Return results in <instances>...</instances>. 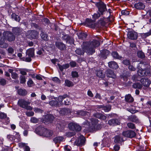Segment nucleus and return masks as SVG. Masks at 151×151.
I'll return each instance as SVG.
<instances>
[{
    "mask_svg": "<svg viewBox=\"0 0 151 151\" xmlns=\"http://www.w3.org/2000/svg\"><path fill=\"white\" fill-rule=\"evenodd\" d=\"M68 97L66 98H67V99L66 100H64L63 103V104H64L65 105H69L70 104V101L71 99L69 97H68Z\"/></svg>",
    "mask_w": 151,
    "mask_h": 151,
    "instance_id": "c03bdc74",
    "label": "nucleus"
},
{
    "mask_svg": "<svg viewBox=\"0 0 151 151\" xmlns=\"http://www.w3.org/2000/svg\"><path fill=\"white\" fill-rule=\"evenodd\" d=\"M93 115L95 117L101 119L105 120L106 119V116L100 113H97L94 114Z\"/></svg>",
    "mask_w": 151,
    "mask_h": 151,
    "instance_id": "b1692460",
    "label": "nucleus"
},
{
    "mask_svg": "<svg viewBox=\"0 0 151 151\" xmlns=\"http://www.w3.org/2000/svg\"><path fill=\"white\" fill-rule=\"evenodd\" d=\"M31 39H36L38 37L39 33L37 31L34 30H31L28 31Z\"/></svg>",
    "mask_w": 151,
    "mask_h": 151,
    "instance_id": "f8f14e48",
    "label": "nucleus"
},
{
    "mask_svg": "<svg viewBox=\"0 0 151 151\" xmlns=\"http://www.w3.org/2000/svg\"><path fill=\"white\" fill-rule=\"evenodd\" d=\"M56 47L61 50H63L65 47V45L61 42H55Z\"/></svg>",
    "mask_w": 151,
    "mask_h": 151,
    "instance_id": "aec40b11",
    "label": "nucleus"
},
{
    "mask_svg": "<svg viewBox=\"0 0 151 151\" xmlns=\"http://www.w3.org/2000/svg\"><path fill=\"white\" fill-rule=\"evenodd\" d=\"M128 68L130 70L132 71H135L136 70V68H134L132 65H129Z\"/></svg>",
    "mask_w": 151,
    "mask_h": 151,
    "instance_id": "774afa93",
    "label": "nucleus"
},
{
    "mask_svg": "<svg viewBox=\"0 0 151 151\" xmlns=\"http://www.w3.org/2000/svg\"><path fill=\"white\" fill-rule=\"evenodd\" d=\"M70 64L71 67H74L76 66V62L72 61L70 62Z\"/></svg>",
    "mask_w": 151,
    "mask_h": 151,
    "instance_id": "052dcab7",
    "label": "nucleus"
},
{
    "mask_svg": "<svg viewBox=\"0 0 151 151\" xmlns=\"http://www.w3.org/2000/svg\"><path fill=\"white\" fill-rule=\"evenodd\" d=\"M86 21L88 25L90 27L95 28L96 27V23L93 22L92 20L89 19H87Z\"/></svg>",
    "mask_w": 151,
    "mask_h": 151,
    "instance_id": "ddd939ff",
    "label": "nucleus"
},
{
    "mask_svg": "<svg viewBox=\"0 0 151 151\" xmlns=\"http://www.w3.org/2000/svg\"><path fill=\"white\" fill-rule=\"evenodd\" d=\"M54 119V117L51 114H48L45 116V119L46 121H51Z\"/></svg>",
    "mask_w": 151,
    "mask_h": 151,
    "instance_id": "c9c22d12",
    "label": "nucleus"
},
{
    "mask_svg": "<svg viewBox=\"0 0 151 151\" xmlns=\"http://www.w3.org/2000/svg\"><path fill=\"white\" fill-rule=\"evenodd\" d=\"M71 112V110L68 108H62L61 109L60 113L62 115H65L70 114Z\"/></svg>",
    "mask_w": 151,
    "mask_h": 151,
    "instance_id": "2eb2a0df",
    "label": "nucleus"
},
{
    "mask_svg": "<svg viewBox=\"0 0 151 151\" xmlns=\"http://www.w3.org/2000/svg\"><path fill=\"white\" fill-rule=\"evenodd\" d=\"M123 141L124 140L121 135H117L115 137L114 142L116 143H119Z\"/></svg>",
    "mask_w": 151,
    "mask_h": 151,
    "instance_id": "5701e85b",
    "label": "nucleus"
},
{
    "mask_svg": "<svg viewBox=\"0 0 151 151\" xmlns=\"http://www.w3.org/2000/svg\"><path fill=\"white\" fill-rule=\"evenodd\" d=\"M64 148L65 150L66 151H70L71 149V147L68 145L65 146Z\"/></svg>",
    "mask_w": 151,
    "mask_h": 151,
    "instance_id": "0e129e2a",
    "label": "nucleus"
},
{
    "mask_svg": "<svg viewBox=\"0 0 151 151\" xmlns=\"http://www.w3.org/2000/svg\"><path fill=\"white\" fill-rule=\"evenodd\" d=\"M30 104V102L27 101L24 99H20L18 102V104L20 107L29 110H31L32 109V107L28 105Z\"/></svg>",
    "mask_w": 151,
    "mask_h": 151,
    "instance_id": "20e7f679",
    "label": "nucleus"
},
{
    "mask_svg": "<svg viewBox=\"0 0 151 151\" xmlns=\"http://www.w3.org/2000/svg\"><path fill=\"white\" fill-rule=\"evenodd\" d=\"M34 49L31 48L27 50L26 52V55L28 56V57L23 58V60L26 62H30L32 60L31 58L33 57L34 56Z\"/></svg>",
    "mask_w": 151,
    "mask_h": 151,
    "instance_id": "39448f33",
    "label": "nucleus"
},
{
    "mask_svg": "<svg viewBox=\"0 0 151 151\" xmlns=\"http://www.w3.org/2000/svg\"><path fill=\"white\" fill-rule=\"evenodd\" d=\"M5 40L9 42H12L14 40L15 37L14 34L11 32H5L2 35Z\"/></svg>",
    "mask_w": 151,
    "mask_h": 151,
    "instance_id": "423d86ee",
    "label": "nucleus"
},
{
    "mask_svg": "<svg viewBox=\"0 0 151 151\" xmlns=\"http://www.w3.org/2000/svg\"><path fill=\"white\" fill-rule=\"evenodd\" d=\"M6 115L3 113H0V118L4 119L6 118Z\"/></svg>",
    "mask_w": 151,
    "mask_h": 151,
    "instance_id": "680f3d73",
    "label": "nucleus"
},
{
    "mask_svg": "<svg viewBox=\"0 0 151 151\" xmlns=\"http://www.w3.org/2000/svg\"><path fill=\"white\" fill-rule=\"evenodd\" d=\"M85 140V138L83 136L81 135L76 140L75 143L78 146L82 145L84 144Z\"/></svg>",
    "mask_w": 151,
    "mask_h": 151,
    "instance_id": "6e6552de",
    "label": "nucleus"
},
{
    "mask_svg": "<svg viewBox=\"0 0 151 151\" xmlns=\"http://www.w3.org/2000/svg\"><path fill=\"white\" fill-rule=\"evenodd\" d=\"M128 120L129 121L132 122H139V120L136 116L132 115L129 116Z\"/></svg>",
    "mask_w": 151,
    "mask_h": 151,
    "instance_id": "6ab92c4d",
    "label": "nucleus"
},
{
    "mask_svg": "<svg viewBox=\"0 0 151 151\" xmlns=\"http://www.w3.org/2000/svg\"><path fill=\"white\" fill-rule=\"evenodd\" d=\"M98 40H93L91 42H83V48L86 50V52L89 55H92L95 52V48L99 45Z\"/></svg>",
    "mask_w": 151,
    "mask_h": 151,
    "instance_id": "f03ea898",
    "label": "nucleus"
},
{
    "mask_svg": "<svg viewBox=\"0 0 151 151\" xmlns=\"http://www.w3.org/2000/svg\"><path fill=\"white\" fill-rule=\"evenodd\" d=\"M40 36L41 38L45 40H48V37L47 35L45 33L43 32H42L40 34Z\"/></svg>",
    "mask_w": 151,
    "mask_h": 151,
    "instance_id": "58836bf2",
    "label": "nucleus"
},
{
    "mask_svg": "<svg viewBox=\"0 0 151 151\" xmlns=\"http://www.w3.org/2000/svg\"><path fill=\"white\" fill-rule=\"evenodd\" d=\"M58 67L61 70V71H63L64 69H66L68 68L69 67V65L68 63H67L61 65L60 64H58Z\"/></svg>",
    "mask_w": 151,
    "mask_h": 151,
    "instance_id": "7c9ffc66",
    "label": "nucleus"
},
{
    "mask_svg": "<svg viewBox=\"0 0 151 151\" xmlns=\"http://www.w3.org/2000/svg\"><path fill=\"white\" fill-rule=\"evenodd\" d=\"M129 130L126 131L122 133V135L125 137H129Z\"/></svg>",
    "mask_w": 151,
    "mask_h": 151,
    "instance_id": "6e6d98bb",
    "label": "nucleus"
},
{
    "mask_svg": "<svg viewBox=\"0 0 151 151\" xmlns=\"http://www.w3.org/2000/svg\"><path fill=\"white\" fill-rule=\"evenodd\" d=\"M138 69L137 73L139 76H149L150 75L151 66L145 62H141L137 66Z\"/></svg>",
    "mask_w": 151,
    "mask_h": 151,
    "instance_id": "f257e3e1",
    "label": "nucleus"
},
{
    "mask_svg": "<svg viewBox=\"0 0 151 151\" xmlns=\"http://www.w3.org/2000/svg\"><path fill=\"white\" fill-rule=\"evenodd\" d=\"M91 120L92 125V126H91V129H95L97 127V124L98 122V120L96 119L92 118L91 119Z\"/></svg>",
    "mask_w": 151,
    "mask_h": 151,
    "instance_id": "412c9836",
    "label": "nucleus"
},
{
    "mask_svg": "<svg viewBox=\"0 0 151 151\" xmlns=\"http://www.w3.org/2000/svg\"><path fill=\"white\" fill-rule=\"evenodd\" d=\"M130 73L128 72H127L125 74H123L121 76V81L123 80L124 81L126 82L127 80V77L129 76Z\"/></svg>",
    "mask_w": 151,
    "mask_h": 151,
    "instance_id": "a878e982",
    "label": "nucleus"
},
{
    "mask_svg": "<svg viewBox=\"0 0 151 151\" xmlns=\"http://www.w3.org/2000/svg\"><path fill=\"white\" fill-rule=\"evenodd\" d=\"M97 6L98 8V11L102 15L103 14L104 12L107 11L106 4L102 1L98 3L97 4Z\"/></svg>",
    "mask_w": 151,
    "mask_h": 151,
    "instance_id": "0eeeda50",
    "label": "nucleus"
},
{
    "mask_svg": "<svg viewBox=\"0 0 151 151\" xmlns=\"http://www.w3.org/2000/svg\"><path fill=\"white\" fill-rule=\"evenodd\" d=\"M53 133V132L52 131L47 130L46 129L43 136L46 137H50L52 135Z\"/></svg>",
    "mask_w": 151,
    "mask_h": 151,
    "instance_id": "393cba45",
    "label": "nucleus"
},
{
    "mask_svg": "<svg viewBox=\"0 0 151 151\" xmlns=\"http://www.w3.org/2000/svg\"><path fill=\"white\" fill-rule=\"evenodd\" d=\"M99 24H101V25L103 26L105 24V22L103 18H101L99 21Z\"/></svg>",
    "mask_w": 151,
    "mask_h": 151,
    "instance_id": "603ef678",
    "label": "nucleus"
},
{
    "mask_svg": "<svg viewBox=\"0 0 151 151\" xmlns=\"http://www.w3.org/2000/svg\"><path fill=\"white\" fill-rule=\"evenodd\" d=\"M125 101L128 102H131L133 101L134 99L131 95L129 94L125 96Z\"/></svg>",
    "mask_w": 151,
    "mask_h": 151,
    "instance_id": "72a5a7b5",
    "label": "nucleus"
},
{
    "mask_svg": "<svg viewBox=\"0 0 151 151\" xmlns=\"http://www.w3.org/2000/svg\"><path fill=\"white\" fill-rule=\"evenodd\" d=\"M12 18L16 21L19 22L20 20V18L19 16L16 15L15 13H13L11 15Z\"/></svg>",
    "mask_w": 151,
    "mask_h": 151,
    "instance_id": "e433bc0d",
    "label": "nucleus"
},
{
    "mask_svg": "<svg viewBox=\"0 0 151 151\" xmlns=\"http://www.w3.org/2000/svg\"><path fill=\"white\" fill-rule=\"evenodd\" d=\"M103 109L105 112H108L109 111L111 108V106L109 105L108 106H104L103 107Z\"/></svg>",
    "mask_w": 151,
    "mask_h": 151,
    "instance_id": "de8ad7c7",
    "label": "nucleus"
},
{
    "mask_svg": "<svg viewBox=\"0 0 151 151\" xmlns=\"http://www.w3.org/2000/svg\"><path fill=\"white\" fill-rule=\"evenodd\" d=\"M119 121L117 119L110 120L108 122V124L111 125H116L119 124Z\"/></svg>",
    "mask_w": 151,
    "mask_h": 151,
    "instance_id": "dca6fc26",
    "label": "nucleus"
},
{
    "mask_svg": "<svg viewBox=\"0 0 151 151\" xmlns=\"http://www.w3.org/2000/svg\"><path fill=\"white\" fill-rule=\"evenodd\" d=\"M127 36L129 39L132 40H136L138 37L137 33L134 31H130L128 32Z\"/></svg>",
    "mask_w": 151,
    "mask_h": 151,
    "instance_id": "1a4fd4ad",
    "label": "nucleus"
},
{
    "mask_svg": "<svg viewBox=\"0 0 151 151\" xmlns=\"http://www.w3.org/2000/svg\"><path fill=\"white\" fill-rule=\"evenodd\" d=\"M12 77L14 79H17L18 78V75L15 73H12Z\"/></svg>",
    "mask_w": 151,
    "mask_h": 151,
    "instance_id": "864d4df0",
    "label": "nucleus"
},
{
    "mask_svg": "<svg viewBox=\"0 0 151 151\" xmlns=\"http://www.w3.org/2000/svg\"><path fill=\"white\" fill-rule=\"evenodd\" d=\"M76 124L73 123H70L69 124L68 127L69 129L72 130H75Z\"/></svg>",
    "mask_w": 151,
    "mask_h": 151,
    "instance_id": "a19ab883",
    "label": "nucleus"
},
{
    "mask_svg": "<svg viewBox=\"0 0 151 151\" xmlns=\"http://www.w3.org/2000/svg\"><path fill=\"white\" fill-rule=\"evenodd\" d=\"M64 139L63 137L62 136L57 137L55 138L53 140L55 143H60Z\"/></svg>",
    "mask_w": 151,
    "mask_h": 151,
    "instance_id": "c85d7f7f",
    "label": "nucleus"
},
{
    "mask_svg": "<svg viewBox=\"0 0 151 151\" xmlns=\"http://www.w3.org/2000/svg\"><path fill=\"white\" fill-rule=\"evenodd\" d=\"M18 94L21 96H25L27 93V91L24 89H19L17 90Z\"/></svg>",
    "mask_w": 151,
    "mask_h": 151,
    "instance_id": "bb28decb",
    "label": "nucleus"
},
{
    "mask_svg": "<svg viewBox=\"0 0 151 151\" xmlns=\"http://www.w3.org/2000/svg\"><path fill=\"white\" fill-rule=\"evenodd\" d=\"M129 137L132 138L134 137L136 135L135 132L132 130H129Z\"/></svg>",
    "mask_w": 151,
    "mask_h": 151,
    "instance_id": "37998d69",
    "label": "nucleus"
},
{
    "mask_svg": "<svg viewBox=\"0 0 151 151\" xmlns=\"http://www.w3.org/2000/svg\"><path fill=\"white\" fill-rule=\"evenodd\" d=\"M106 76L108 77L114 78H116V75L113 71L111 70H108L107 71Z\"/></svg>",
    "mask_w": 151,
    "mask_h": 151,
    "instance_id": "f3484780",
    "label": "nucleus"
},
{
    "mask_svg": "<svg viewBox=\"0 0 151 151\" xmlns=\"http://www.w3.org/2000/svg\"><path fill=\"white\" fill-rule=\"evenodd\" d=\"M101 53L102 57L104 59H105L106 58L107 56L109 55V52L108 50H104L102 51Z\"/></svg>",
    "mask_w": 151,
    "mask_h": 151,
    "instance_id": "473e14b6",
    "label": "nucleus"
},
{
    "mask_svg": "<svg viewBox=\"0 0 151 151\" xmlns=\"http://www.w3.org/2000/svg\"><path fill=\"white\" fill-rule=\"evenodd\" d=\"M124 64L126 65H129L130 64V61L128 60H125L123 61Z\"/></svg>",
    "mask_w": 151,
    "mask_h": 151,
    "instance_id": "e2e57ef3",
    "label": "nucleus"
},
{
    "mask_svg": "<svg viewBox=\"0 0 151 151\" xmlns=\"http://www.w3.org/2000/svg\"><path fill=\"white\" fill-rule=\"evenodd\" d=\"M121 13L122 15H127L129 14V12L126 10H123L121 11Z\"/></svg>",
    "mask_w": 151,
    "mask_h": 151,
    "instance_id": "4d7b16f0",
    "label": "nucleus"
},
{
    "mask_svg": "<svg viewBox=\"0 0 151 151\" xmlns=\"http://www.w3.org/2000/svg\"><path fill=\"white\" fill-rule=\"evenodd\" d=\"M52 80L58 84H59L60 82V81L59 79L57 77H55L52 78Z\"/></svg>",
    "mask_w": 151,
    "mask_h": 151,
    "instance_id": "8fccbe9b",
    "label": "nucleus"
},
{
    "mask_svg": "<svg viewBox=\"0 0 151 151\" xmlns=\"http://www.w3.org/2000/svg\"><path fill=\"white\" fill-rule=\"evenodd\" d=\"M109 67L111 68L116 69L118 68L117 63L114 61L110 62L108 63Z\"/></svg>",
    "mask_w": 151,
    "mask_h": 151,
    "instance_id": "a211bd4d",
    "label": "nucleus"
},
{
    "mask_svg": "<svg viewBox=\"0 0 151 151\" xmlns=\"http://www.w3.org/2000/svg\"><path fill=\"white\" fill-rule=\"evenodd\" d=\"M137 55L139 58L142 59L144 58L145 57V54L142 51H138L137 52Z\"/></svg>",
    "mask_w": 151,
    "mask_h": 151,
    "instance_id": "ea45409f",
    "label": "nucleus"
},
{
    "mask_svg": "<svg viewBox=\"0 0 151 151\" xmlns=\"http://www.w3.org/2000/svg\"><path fill=\"white\" fill-rule=\"evenodd\" d=\"M26 115L28 116H31L34 115V113L33 111H27L26 112Z\"/></svg>",
    "mask_w": 151,
    "mask_h": 151,
    "instance_id": "5fc2aeb1",
    "label": "nucleus"
},
{
    "mask_svg": "<svg viewBox=\"0 0 151 151\" xmlns=\"http://www.w3.org/2000/svg\"><path fill=\"white\" fill-rule=\"evenodd\" d=\"M5 40L0 32V47H1L5 48L7 47L8 45L5 42Z\"/></svg>",
    "mask_w": 151,
    "mask_h": 151,
    "instance_id": "9b49d317",
    "label": "nucleus"
},
{
    "mask_svg": "<svg viewBox=\"0 0 151 151\" xmlns=\"http://www.w3.org/2000/svg\"><path fill=\"white\" fill-rule=\"evenodd\" d=\"M34 110L35 112H39L42 113L43 112V111L41 110L40 109L35 108L34 109Z\"/></svg>",
    "mask_w": 151,
    "mask_h": 151,
    "instance_id": "13d9d810",
    "label": "nucleus"
},
{
    "mask_svg": "<svg viewBox=\"0 0 151 151\" xmlns=\"http://www.w3.org/2000/svg\"><path fill=\"white\" fill-rule=\"evenodd\" d=\"M141 84H139V85H150L151 82L148 79L142 78L140 80ZM133 85H137L135 83H133Z\"/></svg>",
    "mask_w": 151,
    "mask_h": 151,
    "instance_id": "4468645a",
    "label": "nucleus"
},
{
    "mask_svg": "<svg viewBox=\"0 0 151 151\" xmlns=\"http://www.w3.org/2000/svg\"><path fill=\"white\" fill-rule=\"evenodd\" d=\"M8 52L10 54H13L14 52V49L11 47H9L8 49Z\"/></svg>",
    "mask_w": 151,
    "mask_h": 151,
    "instance_id": "338daca9",
    "label": "nucleus"
},
{
    "mask_svg": "<svg viewBox=\"0 0 151 151\" xmlns=\"http://www.w3.org/2000/svg\"><path fill=\"white\" fill-rule=\"evenodd\" d=\"M67 94H64L62 96H59L58 98V101L55 100H52L49 101V104L52 107H58L60 106L63 100L68 97Z\"/></svg>",
    "mask_w": 151,
    "mask_h": 151,
    "instance_id": "7ed1b4c3",
    "label": "nucleus"
},
{
    "mask_svg": "<svg viewBox=\"0 0 151 151\" xmlns=\"http://www.w3.org/2000/svg\"><path fill=\"white\" fill-rule=\"evenodd\" d=\"M62 39L63 40L65 41L66 42L68 43L69 42L70 38L68 35H63L62 37Z\"/></svg>",
    "mask_w": 151,
    "mask_h": 151,
    "instance_id": "4c0bfd02",
    "label": "nucleus"
},
{
    "mask_svg": "<svg viewBox=\"0 0 151 151\" xmlns=\"http://www.w3.org/2000/svg\"><path fill=\"white\" fill-rule=\"evenodd\" d=\"M30 121L32 123H36L38 122V119L36 118L33 117L31 118Z\"/></svg>",
    "mask_w": 151,
    "mask_h": 151,
    "instance_id": "09e8293b",
    "label": "nucleus"
},
{
    "mask_svg": "<svg viewBox=\"0 0 151 151\" xmlns=\"http://www.w3.org/2000/svg\"><path fill=\"white\" fill-rule=\"evenodd\" d=\"M135 8L138 9H143L145 7V6L142 3L139 2L135 5Z\"/></svg>",
    "mask_w": 151,
    "mask_h": 151,
    "instance_id": "cd10ccee",
    "label": "nucleus"
},
{
    "mask_svg": "<svg viewBox=\"0 0 151 151\" xmlns=\"http://www.w3.org/2000/svg\"><path fill=\"white\" fill-rule=\"evenodd\" d=\"M83 44L82 45V50L80 48L77 49L75 50V52L76 54L79 55H83L85 52H86V50H84L83 48Z\"/></svg>",
    "mask_w": 151,
    "mask_h": 151,
    "instance_id": "c756f323",
    "label": "nucleus"
},
{
    "mask_svg": "<svg viewBox=\"0 0 151 151\" xmlns=\"http://www.w3.org/2000/svg\"><path fill=\"white\" fill-rule=\"evenodd\" d=\"M75 130L77 131H80L81 130V127L79 125L76 124V125L75 126Z\"/></svg>",
    "mask_w": 151,
    "mask_h": 151,
    "instance_id": "69168bd1",
    "label": "nucleus"
},
{
    "mask_svg": "<svg viewBox=\"0 0 151 151\" xmlns=\"http://www.w3.org/2000/svg\"><path fill=\"white\" fill-rule=\"evenodd\" d=\"M6 81L4 78L0 79V84L2 85H4L6 84Z\"/></svg>",
    "mask_w": 151,
    "mask_h": 151,
    "instance_id": "bf43d9fd",
    "label": "nucleus"
},
{
    "mask_svg": "<svg viewBox=\"0 0 151 151\" xmlns=\"http://www.w3.org/2000/svg\"><path fill=\"white\" fill-rule=\"evenodd\" d=\"M77 35L78 38L82 40H83L86 38L87 36L86 34L84 33L79 32L78 33Z\"/></svg>",
    "mask_w": 151,
    "mask_h": 151,
    "instance_id": "f704fd0d",
    "label": "nucleus"
},
{
    "mask_svg": "<svg viewBox=\"0 0 151 151\" xmlns=\"http://www.w3.org/2000/svg\"><path fill=\"white\" fill-rule=\"evenodd\" d=\"M46 129L41 126H39L36 129L35 132L38 134L43 136Z\"/></svg>",
    "mask_w": 151,
    "mask_h": 151,
    "instance_id": "9d476101",
    "label": "nucleus"
},
{
    "mask_svg": "<svg viewBox=\"0 0 151 151\" xmlns=\"http://www.w3.org/2000/svg\"><path fill=\"white\" fill-rule=\"evenodd\" d=\"M20 78V83L22 84L24 83L26 81L25 77L24 76H21Z\"/></svg>",
    "mask_w": 151,
    "mask_h": 151,
    "instance_id": "49530a36",
    "label": "nucleus"
},
{
    "mask_svg": "<svg viewBox=\"0 0 151 151\" xmlns=\"http://www.w3.org/2000/svg\"><path fill=\"white\" fill-rule=\"evenodd\" d=\"M127 126L128 128L131 129H134L135 128V125L132 122H129L127 124Z\"/></svg>",
    "mask_w": 151,
    "mask_h": 151,
    "instance_id": "a18cd8bd",
    "label": "nucleus"
},
{
    "mask_svg": "<svg viewBox=\"0 0 151 151\" xmlns=\"http://www.w3.org/2000/svg\"><path fill=\"white\" fill-rule=\"evenodd\" d=\"M112 55L113 57L115 59L121 60L122 58V57L119 55L116 52L114 51L112 53Z\"/></svg>",
    "mask_w": 151,
    "mask_h": 151,
    "instance_id": "2f4dec72",
    "label": "nucleus"
},
{
    "mask_svg": "<svg viewBox=\"0 0 151 151\" xmlns=\"http://www.w3.org/2000/svg\"><path fill=\"white\" fill-rule=\"evenodd\" d=\"M96 76L101 78H103L105 77V75L103 71V70H97L96 72Z\"/></svg>",
    "mask_w": 151,
    "mask_h": 151,
    "instance_id": "4be33fe9",
    "label": "nucleus"
},
{
    "mask_svg": "<svg viewBox=\"0 0 151 151\" xmlns=\"http://www.w3.org/2000/svg\"><path fill=\"white\" fill-rule=\"evenodd\" d=\"M71 74L73 77H78V74L76 71H72Z\"/></svg>",
    "mask_w": 151,
    "mask_h": 151,
    "instance_id": "3c124183",
    "label": "nucleus"
},
{
    "mask_svg": "<svg viewBox=\"0 0 151 151\" xmlns=\"http://www.w3.org/2000/svg\"><path fill=\"white\" fill-rule=\"evenodd\" d=\"M101 14L99 12H97L96 13H95L93 15L92 18L94 20H95L100 17Z\"/></svg>",
    "mask_w": 151,
    "mask_h": 151,
    "instance_id": "79ce46f5",
    "label": "nucleus"
}]
</instances>
